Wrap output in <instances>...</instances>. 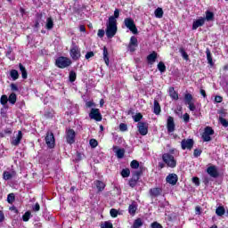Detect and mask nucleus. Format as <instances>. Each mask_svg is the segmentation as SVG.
<instances>
[{
    "instance_id": "5701e85b",
    "label": "nucleus",
    "mask_w": 228,
    "mask_h": 228,
    "mask_svg": "<svg viewBox=\"0 0 228 228\" xmlns=\"http://www.w3.org/2000/svg\"><path fill=\"white\" fill-rule=\"evenodd\" d=\"M153 113H155V115H159V113H161V107L159 106V102L156 100L154 101Z\"/></svg>"
},
{
    "instance_id": "b1692460",
    "label": "nucleus",
    "mask_w": 228,
    "mask_h": 228,
    "mask_svg": "<svg viewBox=\"0 0 228 228\" xmlns=\"http://www.w3.org/2000/svg\"><path fill=\"white\" fill-rule=\"evenodd\" d=\"M20 70L21 72V77L23 79H28V71L26 70V68L22 65V63L19 64Z\"/></svg>"
},
{
    "instance_id": "0e129e2a",
    "label": "nucleus",
    "mask_w": 228,
    "mask_h": 228,
    "mask_svg": "<svg viewBox=\"0 0 228 228\" xmlns=\"http://www.w3.org/2000/svg\"><path fill=\"white\" fill-rule=\"evenodd\" d=\"M104 30L103 29H99L98 30V37H100V38H102V37H104Z\"/></svg>"
},
{
    "instance_id": "39448f33",
    "label": "nucleus",
    "mask_w": 228,
    "mask_h": 228,
    "mask_svg": "<svg viewBox=\"0 0 228 228\" xmlns=\"http://www.w3.org/2000/svg\"><path fill=\"white\" fill-rule=\"evenodd\" d=\"M69 54L72 60L75 61L79 60V58H81V50H79V46L76 45V44H73L70 48Z\"/></svg>"
},
{
    "instance_id": "bf43d9fd",
    "label": "nucleus",
    "mask_w": 228,
    "mask_h": 228,
    "mask_svg": "<svg viewBox=\"0 0 228 228\" xmlns=\"http://www.w3.org/2000/svg\"><path fill=\"white\" fill-rule=\"evenodd\" d=\"M11 90H12V92H19V87L15 84H11Z\"/></svg>"
},
{
    "instance_id": "e433bc0d",
    "label": "nucleus",
    "mask_w": 228,
    "mask_h": 228,
    "mask_svg": "<svg viewBox=\"0 0 228 228\" xmlns=\"http://www.w3.org/2000/svg\"><path fill=\"white\" fill-rule=\"evenodd\" d=\"M158 69L159 72L163 73L165 70H167V66H165V63L163 61L159 62L158 64Z\"/></svg>"
},
{
    "instance_id": "4468645a",
    "label": "nucleus",
    "mask_w": 228,
    "mask_h": 228,
    "mask_svg": "<svg viewBox=\"0 0 228 228\" xmlns=\"http://www.w3.org/2000/svg\"><path fill=\"white\" fill-rule=\"evenodd\" d=\"M166 181H167V183H168V184H172V186H175V184H177V181H178L177 175H175V174H169L166 177Z\"/></svg>"
},
{
    "instance_id": "a878e982",
    "label": "nucleus",
    "mask_w": 228,
    "mask_h": 228,
    "mask_svg": "<svg viewBox=\"0 0 228 228\" xmlns=\"http://www.w3.org/2000/svg\"><path fill=\"white\" fill-rule=\"evenodd\" d=\"M216 215H217V216H224V215H225V208L224 207H218L216 209Z\"/></svg>"
},
{
    "instance_id": "7ed1b4c3",
    "label": "nucleus",
    "mask_w": 228,
    "mask_h": 228,
    "mask_svg": "<svg viewBox=\"0 0 228 228\" xmlns=\"http://www.w3.org/2000/svg\"><path fill=\"white\" fill-rule=\"evenodd\" d=\"M55 65L59 69H67V67L72 65V61L67 57H59L55 61Z\"/></svg>"
},
{
    "instance_id": "dca6fc26",
    "label": "nucleus",
    "mask_w": 228,
    "mask_h": 228,
    "mask_svg": "<svg viewBox=\"0 0 228 228\" xmlns=\"http://www.w3.org/2000/svg\"><path fill=\"white\" fill-rule=\"evenodd\" d=\"M113 151L116 153L117 158H118V159H122V158H124V154H126V150L120 149L117 146L113 147Z\"/></svg>"
},
{
    "instance_id": "bb28decb",
    "label": "nucleus",
    "mask_w": 228,
    "mask_h": 228,
    "mask_svg": "<svg viewBox=\"0 0 228 228\" xmlns=\"http://www.w3.org/2000/svg\"><path fill=\"white\" fill-rule=\"evenodd\" d=\"M10 76L13 81H17V79H19V71L12 69L10 72Z\"/></svg>"
},
{
    "instance_id": "680f3d73",
    "label": "nucleus",
    "mask_w": 228,
    "mask_h": 228,
    "mask_svg": "<svg viewBox=\"0 0 228 228\" xmlns=\"http://www.w3.org/2000/svg\"><path fill=\"white\" fill-rule=\"evenodd\" d=\"M86 108H94L95 107V103H94V102H86Z\"/></svg>"
},
{
    "instance_id": "774afa93",
    "label": "nucleus",
    "mask_w": 228,
    "mask_h": 228,
    "mask_svg": "<svg viewBox=\"0 0 228 228\" xmlns=\"http://www.w3.org/2000/svg\"><path fill=\"white\" fill-rule=\"evenodd\" d=\"M215 101L216 102H222V101H224V98H222V96H216Z\"/></svg>"
},
{
    "instance_id": "338daca9",
    "label": "nucleus",
    "mask_w": 228,
    "mask_h": 228,
    "mask_svg": "<svg viewBox=\"0 0 228 228\" xmlns=\"http://www.w3.org/2000/svg\"><path fill=\"white\" fill-rule=\"evenodd\" d=\"M142 174V172L140 171H135L134 173V179H136V177H138L140 179V175Z\"/></svg>"
},
{
    "instance_id": "a18cd8bd",
    "label": "nucleus",
    "mask_w": 228,
    "mask_h": 228,
    "mask_svg": "<svg viewBox=\"0 0 228 228\" xmlns=\"http://www.w3.org/2000/svg\"><path fill=\"white\" fill-rule=\"evenodd\" d=\"M110 216H112V218H117V216H118V210L115 208L110 209Z\"/></svg>"
},
{
    "instance_id": "4be33fe9",
    "label": "nucleus",
    "mask_w": 228,
    "mask_h": 228,
    "mask_svg": "<svg viewBox=\"0 0 228 228\" xmlns=\"http://www.w3.org/2000/svg\"><path fill=\"white\" fill-rule=\"evenodd\" d=\"M108 48L106 46L103 47V60L107 67L110 66V57H108Z\"/></svg>"
},
{
    "instance_id": "72a5a7b5",
    "label": "nucleus",
    "mask_w": 228,
    "mask_h": 228,
    "mask_svg": "<svg viewBox=\"0 0 228 228\" xmlns=\"http://www.w3.org/2000/svg\"><path fill=\"white\" fill-rule=\"evenodd\" d=\"M12 177H13V174H12L8 171L4 172L3 178L4 179V181H10V179H12Z\"/></svg>"
},
{
    "instance_id": "cd10ccee",
    "label": "nucleus",
    "mask_w": 228,
    "mask_h": 228,
    "mask_svg": "<svg viewBox=\"0 0 228 228\" xmlns=\"http://www.w3.org/2000/svg\"><path fill=\"white\" fill-rule=\"evenodd\" d=\"M204 19L209 22L215 19V14L212 12L207 11L206 17Z\"/></svg>"
},
{
    "instance_id": "09e8293b",
    "label": "nucleus",
    "mask_w": 228,
    "mask_h": 228,
    "mask_svg": "<svg viewBox=\"0 0 228 228\" xmlns=\"http://www.w3.org/2000/svg\"><path fill=\"white\" fill-rule=\"evenodd\" d=\"M143 116H142L140 113L136 114L134 116V122H140L142 120Z\"/></svg>"
},
{
    "instance_id": "e2e57ef3",
    "label": "nucleus",
    "mask_w": 228,
    "mask_h": 228,
    "mask_svg": "<svg viewBox=\"0 0 228 228\" xmlns=\"http://www.w3.org/2000/svg\"><path fill=\"white\" fill-rule=\"evenodd\" d=\"M192 183H194V184H196V186H199L200 184L199 177H192Z\"/></svg>"
},
{
    "instance_id": "49530a36",
    "label": "nucleus",
    "mask_w": 228,
    "mask_h": 228,
    "mask_svg": "<svg viewBox=\"0 0 228 228\" xmlns=\"http://www.w3.org/2000/svg\"><path fill=\"white\" fill-rule=\"evenodd\" d=\"M0 102L1 104H3V106H4V104H6L8 102V96L6 95H2L1 99H0Z\"/></svg>"
},
{
    "instance_id": "7c9ffc66",
    "label": "nucleus",
    "mask_w": 228,
    "mask_h": 228,
    "mask_svg": "<svg viewBox=\"0 0 228 228\" xmlns=\"http://www.w3.org/2000/svg\"><path fill=\"white\" fill-rule=\"evenodd\" d=\"M142 225H143V222H142V219L137 218L134 220L132 227L133 228H140V227H142Z\"/></svg>"
},
{
    "instance_id": "412c9836",
    "label": "nucleus",
    "mask_w": 228,
    "mask_h": 228,
    "mask_svg": "<svg viewBox=\"0 0 228 228\" xmlns=\"http://www.w3.org/2000/svg\"><path fill=\"white\" fill-rule=\"evenodd\" d=\"M156 58H158V53H156V52H153L147 56L148 62L152 65L156 61Z\"/></svg>"
},
{
    "instance_id": "13d9d810",
    "label": "nucleus",
    "mask_w": 228,
    "mask_h": 228,
    "mask_svg": "<svg viewBox=\"0 0 228 228\" xmlns=\"http://www.w3.org/2000/svg\"><path fill=\"white\" fill-rule=\"evenodd\" d=\"M183 119L185 123H188L190 122V115L188 113H185L183 116Z\"/></svg>"
},
{
    "instance_id": "8fccbe9b",
    "label": "nucleus",
    "mask_w": 228,
    "mask_h": 228,
    "mask_svg": "<svg viewBox=\"0 0 228 228\" xmlns=\"http://www.w3.org/2000/svg\"><path fill=\"white\" fill-rule=\"evenodd\" d=\"M219 120H220V123L222 124V126H224V127H227V126H228L227 119H225L224 118H220Z\"/></svg>"
},
{
    "instance_id": "a211bd4d",
    "label": "nucleus",
    "mask_w": 228,
    "mask_h": 228,
    "mask_svg": "<svg viewBox=\"0 0 228 228\" xmlns=\"http://www.w3.org/2000/svg\"><path fill=\"white\" fill-rule=\"evenodd\" d=\"M163 190L161 188H152L150 190V194L151 197H159L161 195Z\"/></svg>"
},
{
    "instance_id": "ddd939ff",
    "label": "nucleus",
    "mask_w": 228,
    "mask_h": 228,
    "mask_svg": "<svg viewBox=\"0 0 228 228\" xmlns=\"http://www.w3.org/2000/svg\"><path fill=\"white\" fill-rule=\"evenodd\" d=\"M54 134L53 133H47L46 137H45V142L50 149H53L54 147Z\"/></svg>"
},
{
    "instance_id": "ea45409f",
    "label": "nucleus",
    "mask_w": 228,
    "mask_h": 228,
    "mask_svg": "<svg viewBox=\"0 0 228 228\" xmlns=\"http://www.w3.org/2000/svg\"><path fill=\"white\" fill-rule=\"evenodd\" d=\"M29 218H31V212L27 211L22 216L23 222H29Z\"/></svg>"
},
{
    "instance_id": "5fc2aeb1",
    "label": "nucleus",
    "mask_w": 228,
    "mask_h": 228,
    "mask_svg": "<svg viewBox=\"0 0 228 228\" xmlns=\"http://www.w3.org/2000/svg\"><path fill=\"white\" fill-rule=\"evenodd\" d=\"M119 16H120V11L118 9H116L114 11V16L112 17H114V19L117 20V19H118Z\"/></svg>"
},
{
    "instance_id": "c9c22d12",
    "label": "nucleus",
    "mask_w": 228,
    "mask_h": 228,
    "mask_svg": "<svg viewBox=\"0 0 228 228\" xmlns=\"http://www.w3.org/2000/svg\"><path fill=\"white\" fill-rule=\"evenodd\" d=\"M179 51H180V53L182 54V57L183 58V60L188 61L190 60V57L188 56V53H186V51H184V48H180Z\"/></svg>"
},
{
    "instance_id": "9b49d317",
    "label": "nucleus",
    "mask_w": 228,
    "mask_h": 228,
    "mask_svg": "<svg viewBox=\"0 0 228 228\" xmlns=\"http://www.w3.org/2000/svg\"><path fill=\"white\" fill-rule=\"evenodd\" d=\"M137 127H138V131H139L140 134H142V136H145L147 134V133H149V127L147 126V124H145L143 122H139Z\"/></svg>"
},
{
    "instance_id": "6e6552de",
    "label": "nucleus",
    "mask_w": 228,
    "mask_h": 228,
    "mask_svg": "<svg viewBox=\"0 0 228 228\" xmlns=\"http://www.w3.org/2000/svg\"><path fill=\"white\" fill-rule=\"evenodd\" d=\"M206 172L207 174H208V175H210V177H213L214 179H216V177L220 175V174L218 173V167H216V166H209L207 168Z\"/></svg>"
},
{
    "instance_id": "3c124183",
    "label": "nucleus",
    "mask_w": 228,
    "mask_h": 228,
    "mask_svg": "<svg viewBox=\"0 0 228 228\" xmlns=\"http://www.w3.org/2000/svg\"><path fill=\"white\" fill-rule=\"evenodd\" d=\"M101 228H113V224L110 222H105L104 224L101 226Z\"/></svg>"
},
{
    "instance_id": "a19ab883",
    "label": "nucleus",
    "mask_w": 228,
    "mask_h": 228,
    "mask_svg": "<svg viewBox=\"0 0 228 228\" xmlns=\"http://www.w3.org/2000/svg\"><path fill=\"white\" fill-rule=\"evenodd\" d=\"M14 200H15V194H13V193L8 194V196H7V202L9 204H13Z\"/></svg>"
},
{
    "instance_id": "4c0bfd02",
    "label": "nucleus",
    "mask_w": 228,
    "mask_h": 228,
    "mask_svg": "<svg viewBox=\"0 0 228 228\" xmlns=\"http://www.w3.org/2000/svg\"><path fill=\"white\" fill-rule=\"evenodd\" d=\"M131 168H134V170L138 169L140 167V162L138 160H132L130 163Z\"/></svg>"
},
{
    "instance_id": "aec40b11",
    "label": "nucleus",
    "mask_w": 228,
    "mask_h": 228,
    "mask_svg": "<svg viewBox=\"0 0 228 228\" xmlns=\"http://www.w3.org/2000/svg\"><path fill=\"white\" fill-rule=\"evenodd\" d=\"M94 185L96 186L98 191H103L106 188V183L99 180L94 181Z\"/></svg>"
},
{
    "instance_id": "423d86ee",
    "label": "nucleus",
    "mask_w": 228,
    "mask_h": 228,
    "mask_svg": "<svg viewBox=\"0 0 228 228\" xmlns=\"http://www.w3.org/2000/svg\"><path fill=\"white\" fill-rule=\"evenodd\" d=\"M215 134V130L211 126L205 127V130L202 134L203 142H211V136Z\"/></svg>"
},
{
    "instance_id": "6ab92c4d",
    "label": "nucleus",
    "mask_w": 228,
    "mask_h": 228,
    "mask_svg": "<svg viewBox=\"0 0 228 228\" xmlns=\"http://www.w3.org/2000/svg\"><path fill=\"white\" fill-rule=\"evenodd\" d=\"M20 140H22V131L18 132L16 137L12 139V144L17 146L19 143H20Z\"/></svg>"
},
{
    "instance_id": "393cba45",
    "label": "nucleus",
    "mask_w": 228,
    "mask_h": 228,
    "mask_svg": "<svg viewBox=\"0 0 228 228\" xmlns=\"http://www.w3.org/2000/svg\"><path fill=\"white\" fill-rule=\"evenodd\" d=\"M169 95L172 99H175V101H177V99H179V94H177L174 87L169 88Z\"/></svg>"
},
{
    "instance_id": "c85d7f7f",
    "label": "nucleus",
    "mask_w": 228,
    "mask_h": 228,
    "mask_svg": "<svg viewBox=\"0 0 228 228\" xmlns=\"http://www.w3.org/2000/svg\"><path fill=\"white\" fill-rule=\"evenodd\" d=\"M155 13V17H157V19H161L163 18V9L159 7L155 10L154 12Z\"/></svg>"
},
{
    "instance_id": "6e6d98bb",
    "label": "nucleus",
    "mask_w": 228,
    "mask_h": 228,
    "mask_svg": "<svg viewBox=\"0 0 228 228\" xmlns=\"http://www.w3.org/2000/svg\"><path fill=\"white\" fill-rule=\"evenodd\" d=\"M119 129H120V131H127V125L121 123L119 125Z\"/></svg>"
},
{
    "instance_id": "37998d69",
    "label": "nucleus",
    "mask_w": 228,
    "mask_h": 228,
    "mask_svg": "<svg viewBox=\"0 0 228 228\" xmlns=\"http://www.w3.org/2000/svg\"><path fill=\"white\" fill-rule=\"evenodd\" d=\"M138 179H139L138 177L136 178L133 177V179L129 181V186H131V188H134V186H136V183H138Z\"/></svg>"
},
{
    "instance_id": "79ce46f5",
    "label": "nucleus",
    "mask_w": 228,
    "mask_h": 228,
    "mask_svg": "<svg viewBox=\"0 0 228 228\" xmlns=\"http://www.w3.org/2000/svg\"><path fill=\"white\" fill-rule=\"evenodd\" d=\"M122 177H129L131 175V171L128 168L123 169L121 171Z\"/></svg>"
},
{
    "instance_id": "4d7b16f0",
    "label": "nucleus",
    "mask_w": 228,
    "mask_h": 228,
    "mask_svg": "<svg viewBox=\"0 0 228 228\" xmlns=\"http://www.w3.org/2000/svg\"><path fill=\"white\" fill-rule=\"evenodd\" d=\"M94 52H88V53L86 54V60H90V58H94Z\"/></svg>"
},
{
    "instance_id": "864d4df0",
    "label": "nucleus",
    "mask_w": 228,
    "mask_h": 228,
    "mask_svg": "<svg viewBox=\"0 0 228 228\" xmlns=\"http://www.w3.org/2000/svg\"><path fill=\"white\" fill-rule=\"evenodd\" d=\"M187 105L189 106V110L191 111H195V110H197V108L195 107V104L193 102L191 103H187Z\"/></svg>"
},
{
    "instance_id": "58836bf2",
    "label": "nucleus",
    "mask_w": 228,
    "mask_h": 228,
    "mask_svg": "<svg viewBox=\"0 0 228 228\" xmlns=\"http://www.w3.org/2000/svg\"><path fill=\"white\" fill-rule=\"evenodd\" d=\"M136 209H137L136 205L132 204L128 208V213H130L131 215H134V213H136Z\"/></svg>"
},
{
    "instance_id": "052dcab7",
    "label": "nucleus",
    "mask_w": 228,
    "mask_h": 228,
    "mask_svg": "<svg viewBox=\"0 0 228 228\" xmlns=\"http://www.w3.org/2000/svg\"><path fill=\"white\" fill-rule=\"evenodd\" d=\"M151 228H163L158 222H154L151 224Z\"/></svg>"
},
{
    "instance_id": "c03bdc74",
    "label": "nucleus",
    "mask_w": 228,
    "mask_h": 228,
    "mask_svg": "<svg viewBox=\"0 0 228 228\" xmlns=\"http://www.w3.org/2000/svg\"><path fill=\"white\" fill-rule=\"evenodd\" d=\"M89 143H90V145H91V147H92L93 149H95V147H97V146L99 145V142H98L97 140H95V139H91V140L89 141Z\"/></svg>"
},
{
    "instance_id": "9d476101",
    "label": "nucleus",
    "mask_w": 228,
    "mask_h": 228,
    "mask_svg": "<svg viewBox=\"0 0 228 228\" xmlns=\"http://www.w3.org/2000/svg\"><path fill=\"white\" fill-rule=\"evenodd\" d=\"M136 47H138V38L132 36L128 45V51H130V53H134L136 51Z\"/></svg>"
},
{
    "instance_id": "0eeeda50",
    "label": "nucleus",
    "mask_w": 228,
    "mask_h": 228,
    "mask_svg": "<svg viewBox=\"0 0 228 228\" xmlns=\"http://www.w3.org/2000/svg\"><path fill=\"white\" fill-rule=\"evenodd\" d=\"M89 117L92 120H96V122H101L102 120V115L99 109H93L89 113Z\"/></svg>"
},
{
    "instance_id": "f3484780",
    "label": "nucleus",
    "mask_w": 228,
    "mask_h": 228,
    "mask_svg": "<svg viewBox=\"0 0 228 228\" xmlns=\"http://www.w3.org/2000/svg\"><path fill=\"white\" fill-rule=\"evenodd\" d=\"M206 19L205 18H200L199 20L193 21L192 23V29H197L198 28H200L203 24H205Z\"/></svg>"
},
{
    "instance_id": "de8ad7c7",
    "label": "nucleus",
    "mask_w": 228,
    "mask_h": 228,
    "mask_svg": "<svg viewBox=\"0 0 228 228\" xmlns=\"http://www.w3.org/2000/svg\"><path fill=\"white\" fill-rule=\"evenodd\" d=\"M69 81H70L71 83H74V81H76V72L71 71V72L69 73Z\"/></svg>"
},
{
    "instance_id": "20e7f679",
    "label": "nucleus",
    "mask_w": 228,
    "mask_h": 228,
    "mask_svg": "<svg viewBox=\"0 0 228 228\" xmlns=\"http://www.w3.org/2000/svg\"><path fill=\"white\" fill-rule=\"evenodd\" d=\"M124 24L126 28H127L134 35L138 34V28H136V24H134V20L131 18H126L124 20Z\"/></svg>"
},
{
    "instance_id": "69168bd1",
    "label": "nucleus",
    "mask_w": 228,
    "mask_h": 228,
    "mask_svg": "<svg viewBox=\"0 0 228 228\" xmlns=\"http://www.w3.org/2000/svg\"><path fill=\"white\" fill-rule=\"evenodd\" d=\"M33 211H40V204L36 203V205L33 207Z\"/></svg>"
},
{
    "instance_id": "2eb2a0df",
    "label": "nucleus",
    "mask_w": 228,
    "mask_h": 228,
    "mask_svg": "<svg viewBox=\"0 0 228 228\" xmlns=\"http://www.w3.org/2000/svg\"><path fill=\"white\" fill-rule=\"evenodd\" d=\"M75 138H76V132H74V130H72V129L68 130V132H67L68 143H69V144L74 143V142H76Z\"/></svg>"
},
{
    "instance_id": "f8f14e48",
    "label": "nucleus",
    "mask_w": 228,
    "mask_h": 228,
    "mask_svg": "<svg viewBox=\"0 0 228 228\" xmlns=\"http://www.w3.org/2000/svg\"><path fill=\"white\" fill-rule=\"evenodd\" d=\"M167 133H174L175 131V123L174 122V118L171 116L167 118Z\"/></svg>"
},
{
    "instance_id": "473e14b6",
    "label": "nucleus",
    "mask_w": 228,
    "mask_h": 228,
    "mask_svg": "<svg viewBox=\"0 0 228 228\" xmlns=\"http://www.w3.org/2000/svg\"><path fill=\"white\" fill-rule=\"evenodd\" d=\"M185 104H191L193 101V96L190 94L184 95Z\"/></svg>"
},
{
    "instance_id": "f704fd0d",
    "label": "nucleus",
    "mask_w": 228,
    "mask_h": 228,
    "mask_svg": "<svg viewBox=\"0 0 228 228\" xmlns=\"http://www.w3.org/2000/svg\"><path fill=\"white\" fill-rule=\"evenodd\" d=\"M206 54L209 65L213 66V57L211 56V52L208 49H207Z\"/></svg>"
},
{
    "instance_id": "603ef678",
    "label": "nucleus",
    "mask_w": 228,
    "mask_h": 228,
    "mask_svg": "<svg viewBox=\"0 0 228 228\" xmlns=\"http://www.w3.org/2000/svg\"><path fill=\"white\" fill-rule=\"evenodd\" d=\"M200 154H202V151H200V150H194V152H193V156L195 157V158H199V156H200Z\"/></svg>"
},
{
    "instance_id": "f257e3e1",
    "label": "nucleus",
    "mask_w": 228,
    "mask_h": 228,
    "mask_svg": "<svg viewBox=\"0 0 228 228\" xmlns=\"http://www.w3.org/2000/svg\"><path fill=\"white\" fill-rule=\"evenodd\" d=\"M117 20L115 17H110L109 21L107 22V28L105 30L106 36L109 38H113L117 35Z\"/></svg>"
},
{
    "instance_id": "f03ea898",
    "label": "nucleus",
    "mask_w": 228,
    "mask_h": 228,
    "mask_svg": "<svg viewBox=\"0 0 228 228\" xmlns=\"http://www.w3.org/2000/svg\"><path fill=\"white\" fill-rule=\"evenodd\" d=\"M162 159L170 168H175V167H177L175 158H174L170 153H164L162 155Z\"/></svg>"
},
{
    "instance_id": "2f4dec72",
    "label": "nucleus",
    "mask_w": 228,
    "mask_h": 228,
    "mask_svg": "<svg viewBox=\"0 0 228 228\" xmlns=\"http://www.w3.org/2000/svg\"><path fill=\"white\" fill-rule=\"evenodd\" d=\"M53 28H54V22L53 21V19L47 18L46 29H53Z\"/></svg>"
},
{
    "instance_id": "1a4fd4ad",
    "label": "nucleus",
    "mask_w": 228,
    "mask_h": 228,
    "mask_svg": "<svg viewBox=\"0 0 228 228\" xmlns=\"http://www.w3.org/2000/svg\"><path fill=\"white\" fill-rule=\"evenodd\" d=\"M193 140L192 139H183L181 142V146L183 151H186V149H188L189 151H191V149H193Z\"/></svg>"
},
{
    "instance_id": "c756f323",
    "label": "nucleus",
    "mask_w": 228,
    "mask_h": 228,
    "mask_svg": "<svg viewBox=\"0 0 228 228\" xmlns=\"http://www.w3.org/2000/svg\"><path fill=\"white\" fill-rule=\"evenodd\" d=\"M8 101L11 104H15V102H17V94H15V93L11 94Z\"/></svg>"
}]
</instances>
